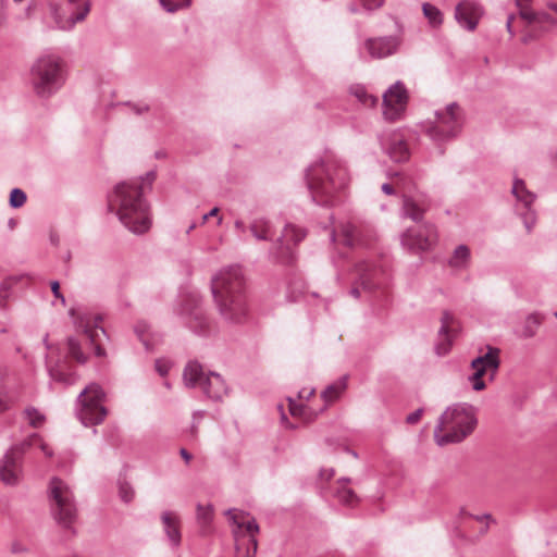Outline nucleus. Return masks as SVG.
Instances as JSON below:
<instances>
[{"label":"nucleus","mask_w":557,"mask_h":557,"mask_svg":"<svg viewBox=\"0 0 557 557\" xmlns=\"http://www.w3.org/2000/svg\"><path fill=\"white\" fill-rule=\"evenodd\" d=\"M381 145L394 162H405L409 159L408 145L400 133L388 132L383 134Z\"/></svg>","instance_id":"18"},{"label":"nucleus","mask_w":557,"mask_h":557,"mask_svg":"<svg viewBox=\"0 0 557 557\" xmlns=\"http://www.w3.org/2000/svg\"><path fill=\"white\" fill-rule=\"evenodd\" d=\"M366 10H375L384 3V0H360Z\"/></svg>","instance_id":"46"},{"label":"nucleus","mask_w":557,"mask_h":557,"mask_svg":"<svg viewBox=\"0 0 557 557\" xmlns=\"http://www.w3.org/2000/svg\"><path fill=\"white\" fill-rule=\"evenodd\" d=\"M339 240L347 247H355L362 244L359 230L349 222L341 225Z\"/></svg>","instance_id":"30"},{"label":"nucleus","mask_w":557,"mask_h":557,"mask_svg":"<svg viewBox=\"0 0 557 557\" xmlns=\"http://www.w3.org/2000/svg\"><path fill=\"white\" fill-rule=\"evenodd\" d=\"M306 236V233L304 232V230L293 225V224H287L285 227H284V231L282 233V236L277 238V242L281 246H286L287 248H289V245L290 244H298L299 242H301Z\"/></svg>","instance_id":"33"},{"label":"nucleus","mask_w":557,"mask_h":557,"mask_svg":"<svg viewBox=\"0 0 557 557\" xmlns=\"http://www.w3.org/2000/svg\"><path fill=\"white\" fill-rule=\"evenodd\" d=\"M429 208L430 201L422 196H404L401 216L420 223Z\"/></svg>","instance_id":"21"},{"label":"nucleus","mask_w":557,"mask_h":557,"mask_svg":"<svg viewBox=\"0 0 557 557\" xmlns=\"http://www.w3.org/2000/svg\"><path fill=\"white\" fill-rule=\"evenodd\" d=\"M159 3L162 7V9L169 13H174V12L178 11L180 9H183V4L181 2L175 3L171 0H159Z\"/></svg>","instance_id":"44"},{"label":"nucleus","mask_w":557,"mask_h":557,"mask_svg":"<svg viewBox=\"0 0 557 557\" xmlns=\"http://www.w3.org/2000/svg\"><path fill=\"white\" fill-rule=\"evenodd\" d=\"M187 386L199 387L212 400H221L227 394V385L223 377L215 372L206 374L198 362H188L183 372Z\"/></svg>","instance_id":"10"},{"label":"nucleus","mask_w":557,"mask_h":557,"mask_svg":"<svg viewBox=\"0 0 557 557\" xmlns=\"http://www.w3.org/2000/svg\"><path fill=\"white\" fill-rule=\"evenodd\" d=\"M133 110L137 113V114H141L144 112H146L148 110V107L147 106H133Z\"/></svg>","instance_id":"60"},{"label":"nucleus","mask_w":557,"mask_h":557,"mask_svg":"<svg viewBox=\"0 0 557 557\" xmlns=\"http://www.w3.org/2000/svg\"><path fill=\"white\" fill-rule=\"evenodd\" d=\"M180 314L184 318L187 327L197 335L208 336L213 330L196 298L188 299L182 306Z\"/></svg>","instance_id":"15"},{"label":"nucleus","mask_w":557,"mask_h":557,"mask_svg":"<svg viewBox=\"0 0 557 557\" xmlns=\"http://www.w3.org/2000/svg\"><path fill=\"white\" fill-rule=\"evenodd\" d=\"M51 290L54 297L60 299L62 305H65V297L60 292V284L58 281L51 282Z\"/></svg>","instance_id":"50"},{"label":"nucleus","mask_w":557,"mask_h":557,"mask_svg":"<svg viewBox=\"0 0 557 557\" xmlns=\"http://www.w3.org/2000/svg\"><path fill=\"white\" fill-rule=\"evenodd\" d=\"M23 476V460L8 451L0 459V480L10 486L17 485Z\"/></svg>","instance_id":"17"},{"label":"nucleus","mask_w":557,"mask_h":557,"mask_svg":"<svg viewBox=\"0 0 557 557\" xmlns=\"http://www.w3.org/2000/svg\"><path fill=\"white\" fill-rule=\"evenodd\" d=\"M314 393V389H301L298 394L299 398H309Z\"/></svg>","instance_id":"57"},{"label":"nucleus","mask_w":557,"mask_h":557,"mask_svg":"<svg viewBox=\"0 0 557 557\" xmlns=\"http://www.w3.org/2000/svg\"><path fill=\"white\" fill-rule=\"evenodd\" d=\"M65 82L62 59L52 53L35 60L29 72V84L40 98H49L61 89Z\"/></svg>","instance_id":"6"},{"label":"nucleus","mask_w":557,"mask_h":557,"mask_svg":"<svg viewBox=\"0 0 557 557\" xmlns=\"http://www.w3.org/2000/svg\"><path fill=\"white\" fill-rule=\"evenodd\" d=\"M148 329V324L145 323V322H139L136 326H135V332L137 333L139 339L145 344L147 345V342L145 339V333Z\"/></svg>","instance_id":"48"},{"label":"nucleus","mask_w":557,"mask_h":557,"mask_svg":"<svg viewBox=\"0 0 557 557\" xmlns=\"http://www.w3.org/2000/svg\"><path fill=\"white\" fill-rule=\"evenodd\" d=\"M547 7H548L550 10H553V11H555V12L557 13V3H555V2H548V3H547Z\"/></svg>","instance_id":"63"},{"label":"nucleus","mask_w":557,"mask_h":557,"mask_svg":"<svg viewBox=\"0 0 557 557\" xmlns=\"http://www.w3.org/2000/svg\"><path fill=\"white\" fill-rule=\"evenodd\" d=\"M33 10H34V7L32 4H29L26 9H25V14L27 17H29L33 13Z\"/></svg>","instance_id":"62"},{"label":"nucleus","mask_w":557,"mask_h":557,"mask_svg":"<svg viewBox=\"0 0 557 557\" xmlns=\"http://www.w3.org/2000/svg\"><path fill=\"white\" fill-rule=\"evenodd\" d=\"M181 1H182L181 3L183 4V8H188L191 3V0H181Z\"/></svg>","instance_id":"64"},{"label":"nucleus","mask_w":557,"mask_h":557,"mask_svg":"<svg viewBox=\"0 0 557 557\" xmlns=\"http://www.w3.org/2000/svg\"><path fill=\"white\" fill-rule=\"evenodd\" d=\"M11 400L7 395L0 394V412H3L10 408Z\"/></svg>","instance_id":"52"},{"label":"nucleus","mask_w":557,"mask_h":557,"mask_svg":"<svg viewBox=\"0 0 557 557\" xmlns=\"http://www.w3.org/2000/svg\"><path fill=\"white\" fill-rule=\"evenodd\" d=\"M350 482V479L348 478H342L337 481V488L335 492V496L338 499L339 503L346 506H355L359 498L356 495V493L347 486V484Z\"/></svg>","instance_id":"29"},{"label":"nucleus","mask_w":557,"mask_h":557,"mask_svg":"<svg viewBox=\"0 0 557 557\" xmlns=\"http://www.w3.org/2000/svg\"><path fill=\"white\" fill-rule=\"evenodd\" d=\"M236 541L235 557H255L257 553L258 542L256 537H249L246 546L240 539H237V531H233Z\"/></svg>","instance_id":"34"},{"label":"nucleus","mask_w":557,"mask_h":557,"mask_svg":"<svg viewBox=\"0 0 557 557\" xmlns=\"http://www.w3.org/2000/svg\"><path fill=\"white\" fill-rule=\"evenodd\" d=\"M422 413H423L422 408L414 410L413 412H411L410 414L407 416V418H406L407 423H409V424L417 423L420 420V418L422 417Z\"/></svg>","instance_id":"49"},{"label":"nucleus","mask_w":557,"mask_h":557,"mask_svg":"<svg viewBox=\"0 0 557 557\" xmlns=\"http://www.w3.org/2000/svg\"><path fill=\"white\" fill-rule=\"evenodd\" d=\"M335 474L333 468H322L319 472V476L323 481H330Z\"/></svg>","instance_id":"51"},{"label":"nucleus","mask_w":557,"mask_h":557,"mask_svg":"<svg viewBox=\"0 0 557 557\" xmlns=\"http://www.w3.org/2000/svg\"><path fill=\"white\" fill-rule=\"evenodd\" d=\"M106 394L96 384L87 385L77 397L76 416L85 426L100 424L106 416L107 409L103 406Z\"/></svg>","instance_id":"9"},{"label":"nucleus","mask_w":557,"mask_h":557,"mask_svg":"<svg viewBox=\"0 0 557 557\" xmlns=\"http://www.w3.org/2000/svg\"><path fill=\"white\" fill-rule=\"evenodd\" d=\"M249 231L257 240L272 239V225L265 218H255L249 224Z\"/></svg>","instance_id":"28"},{"label":"nucleus","mask_w":557,"mask_h":557,"mask_svg":"<svg viewBox=\"0 0 557 557\" xmlns=\"http://www.w3.org/2000/svg\"><path fill=\"white\" fill-rule=\"evenodd\" d=\"M356 282L354 283L349 294L355 297H360V287L366 292H373L383 287L385 281V272L382 267L374 263L361 261L355 265Z\"/></svg>","instance_id":"12"},{"label":"nucleus","mask_w":557,"mask_h":557,"mask_svg":"<svg viewBox=\"0 0 557 557\" xmlns=\"http://www.w3.org/2000/svg\"><path fill=\"white\" fill-rule=\"evenodd\" d=\"M471 252L468 246L459 245L453 251L451 257L448 260L449 267L454 269H466L470 263Z\"/></svg>","instance_id":"31"},{"label":"nucleus","mask_w":557,"mask_h":557,"mask_svg":"<svg viewBox=\"0 0 557 557\" xmlns=\"http://www.w3.org/2000/svg\"><path fill=\"white\" fill-rule=\"evenodd\" d=\"M400 243L404 248L414 252L429 250L437 243L436 227L431 223H418L401 234Z\"/></svg>","instance_id":"13"},{"label":"nucleus","mask_w":557,"mask_h":557,"mask_svg":"<svg viewBox=\"0 0 557 557\" xmlns=\"http://www.w3.org/2000/svg\"><path fill=\"white\" fill-rule=\"evenodd\" d=\"M511 194L516 198L515 211L521 218L527 232L530 233L536 223V212L532 207L536 196L528 190L524 181L520 178L513 181Z\"/></svg>","instance_id":"14"},{"label":"nucleus","mask_w":557,"mask_h":557,"mask_svg":"<svg viewBox=\"0 0 557 557\" xmlns=\"http://www.w3.org/2000/svg\"><path fill=\"white\" fill-rule=\"evenodd\" d=\"M180 455L187 463L191 460V455L185 448H181Z\"/></svg>","instance_id":"58"},{"label":"nucleus","mask_w":557,"mask_h":557,"mask_svg":"<svg viewBox=\"0 0 557 557\" xmlns=\"http://www.w3.org/2000/svg\"><path fill=\"white\" fill-rule=\"evenodd\" d=\"M23 416L27 423L35 429L40 428L46 421L45 414L33 406L26 407Z\"/></svg>","instance_id":"40"},{"label":"nucleus","mask_w":557,"mask_h":557,"mask_svg":"<svg viewBox=\"0 0 557 557\" xmlns=\"http://www.w3.org/2000/svg\"><path fill=\"white\" fill-rule=\"evenodd\" d=\"M119 494L124 503H129L134 498V490L128 483H121L119 486Z\"/></svg>","instance_id":"43"},{"label":"nucleus","mask_w":557,"mask_h":557,"mask_svg":"<svg viewBox=\"0 0 557 557\" xmlns=\"http://www.w3.org/2000/svg\"><path fill=\"white\" fill-rule=\"evenodd\" d=\"M70 315L73 323L81 333V337L70 336L66 339V355H62L57 348L48 344L46 336L44 342L50 351L46 357V367L52 381L72 385L76 382V375L67 363V358L74 359L78 363H85L88 360V351L94 349L97 357L104 356V349L97 343L99 332L104 334V330L99 325L102 318L87 309H71Z\"/></svg>","instance_id":"1"},{"label":"nucleus","mask_w":557,"mask_h":557,"mask_svg":"<svg viewBox=\"0 0 557 557\" xmlns=\"http://www.w3.org/2000/svg\"><path fill=\"white\" fill-rule=\"evenodd\" d=\"M382 191L386 195H393L394 194V188L391 184L388 183H384L381 187Z\"/></svg>","instance_id":"56"},{"label":"nucleus","mask_w":557,"mask_h":557,"mask_svg":"<svg viewBox=\"0 0 557 557\" xmlns=\"http://www.w3.org/2000/svg\"><path fill=\"white\" fill-rule=\"evenodd\" d=\"M161 522L169 545L172 548H178L182 542L180 517L175 512L166 510L161 513Z\"/></svg>","instance_id":"22"},{"label":"nucleus","mask_w":557,"mask_h":557,"mask_svg":"<svg viewBox=\"0 0 557 557\" xmlns=\"http://www.w3.org/2000/svg\"><path fill=\"white\" fill-rule=\"evenodd\" d=\"M156 172H147L145 177L122 182L108 196V208L115 212L121 223L134 234H144L151 226L149 206L143 198L141 183L149 185L154 181Z\"/></svg>","instance_id":"2"},{"label":"nucleus","mask_w":557,"mask_h":557,"mask_svg":"<svg viewBox=\"0 0 557 557\" xmlns=\"http://www.w3.org/2000/svg\"><path fill=\"white\" fill-rule=\"evenodd\" d=\"M471 518L475 519L479 522L486 521V524L484 528L481 529L480 533L484 534L487 532L488 529V522L493 521L492 516L490 513H483V515H470Z\"/></svg>","instance_id":"45"},{"label":"nucleus","mask_w":557,"mask_h":557,"mask_svg":"<svg viewBox=\"0 0 557 557\" xmlns=\"http://www.w3.org/2000/svg\"><path fill=\"white\" fill-rule=\"evenodd\" d=\"M451 321V314L447 311L443 312L441 318L442 325L438 330V341L435 344V352L437 356L447 355L451 348L453 339L449 334V326Z\"/></svg>","instance_id":"25"},{"label":"nucleus","mask_w":557,"mask_h":557,"mask_svg":"<svg viewBox=\"0 0 557 557\" xmlns=\"http://www.w3.org/2000/svg\"><path fill=\"white\" fill-rule=\"evenodd\" d=\"M289 411L293 416H300L302 413V406H298L293 400H290Z\"/></svg>","instance_id":"54"},{"label":"nucleus","mask_w":557,"mask_h":557,"mask_svg":"<svg viewBox=\"0 0 557 557\" xmlns=\"http://www.w3.org/2000/svg\"><path fill=\"white\" fill-rule=\"evenodd\" d=\"M478 424L475 408L467 403L454 404L438 418L434 428L437 445L460 443L469 436Z\"/></svg>","instance_id":"5"},{"label":"nucleus","mask_w":557,"mask_h":557,"mask_svg":"<svg viewBox=\"0 0 557 557\" xmlns=\"http://www.w3.org/2000/svg\"><path fill=\"white\" fill-rule=\"evenodd\" d=\"M463 124V110L453 102L435 112V120L425 125V134L435 143H446L461 134Z\"/></svg>","instance_id":"7"},{"label":"nucleus","mask_w":557,"mask_h":557,"mask_svg":"<svg viewBox=\"0 0 557 557\" xmlns=\"http://www.w3.org/2000/svg\"><path fill=\"white\" fill-rule=\"evenodd\" d=\"M349 92L354 96L360 103L366 107H374L377 103V98L373 95H370L366 87L362 85H352L349 88Z\"/></svg>","instance_id":"37"},{"label":"nucleus","mask_w":557,"mask_h":557,"mask_svg":"<svg viewBox=\"0 0 557 557\" xmlns=\"http://www.w3.org/2000/svg\"><path fill=\"white\" fill-rule=\"evenodd\" d=\"M35 445L39 446V448L45 454V456H47L49 458L53 456L52 449L42 441V438L40 437V435L38 433H32L26 438H24L22 442L12 445L8 449V451H13L16 457H18L23 460V457L26 454V451Z\"/></svg>","instance_id":"24"},{"label":"nucleus","mask_w":557,"mask_h":557,"mask_svg":"<svg viewBox=\"0 0 557 557\" xmlns=\"http://www.w3.org/2000/svg\"><path fill=\"white\" fill-rule=\"evenodd\" d=\"M219 214V208L214 207L212 208L208 213L203 214L201 218L200 224H205L210 218L218 216Z\"/></svg>","instance_id":"53"},{"label":"nucleus","mask_w":557,"mask_h":557,"mask_svg":"<svg viewBox=\"0 0 557 557\" xmlns=\"http://www.w3.org/2000/svg\"><path fill=\"white\" fill-rule=\"evenodd\" d=\"M408 101L407 91L400 82H396L383 94V114L388 121L398 120Z\"/></svg>","instance_id":"16"},{"label":"nucleus","mask_w":557,"mask_h":557,"mask_svg":"<svg viewBox=\"0 0 557 557\" xmlns=\"http://www.w3.org/2000/svg\"><path fill=\"white\" fill-rule=\"evenodd\" d=\"M513 15H509L508 18H507V23H506V27L508 29V32L512 35L513 32H512V21H513Z\"/></svg>","instance_id":"61"},{"label":"nucleus","mask_w":557,"mask_h":557,"mask_svg":"<svg viewBox=\"0 0 557 557\" xmlns=\"http://www.w3.org/2000/svg\"><path fill=\"white\" fill-rule=\"evenodd\" d=\"M51 513L59 525L71 529L77 517L74 496L69 485L58 478L49 484Z\"/></svg>","instance_id":"8"},{"label":"nucleus","mask_w":557,"mask_h":557,"mask_svg":"<svg viewBox=\"0 0 557 557\" xmlns=\"http://www.w3.org/2000/svg\"><path fill=\"white\" fill-rule=\"evenodd\" d=\"M483 14V9L480 3L472 0L461 1L455 10V18L458 24L468 29H475L480 17Z\"/></svg>","instance_id":"20"},{"label":"nucleus","mask_w":557,"mask_h":557,"mask_svg":"<svg viewBox=\"0 0 557 557\" xmlns=\"http://www.w3.org/2000/svg\"><path fill=\"white\" fill-rule=\"evenodd\" d=\"M543 319H544V317L536 312L529 314L525 318L520 336L523 338L533 337L536 334L537 329L540 327Z\"/></svg>","instance_id":"35"},{"label":"nucleus","mask_w":557,"mask_h":557,"mask_svg":"<svg viewBox=\"0 0 557 557\" xmlns=\"http://www.w3.org/2000/svg\"><path fill=\"white\" fill-rule=\"evenodd\" d=\"M24 275H11L5 277L0 284V306L3 307L10 298L12 288L22 280Z\"/></svg>","instance_id":"38"},{"label":"nucleus","mask_w":557,"mask_h":557,"mask_svg":"<svg viewBox=\"0 0 557 557\" xmlns=\"http://www.w3.org/2000/svg\"><path fill=\"white\" fill-rule=\"evenodd\" d=\"M517 7L519 8L520 13L522 10H531L529 7L532 2V0H515Z\"/></svg>","instance_id":"55"},{"label":"nucleus","mask_w":557,"mask_h":557,"mask_svg":"<svg viewBox=\"0 0 557 557\" xmlns=\"http://www.w3.org/2000/svg\"><path fill=\"white\" fill-rule=\"evenodd\" d=\"M521 17L530 26H539L542 30H547L555 25V20L545 12H534L532 10H522Z\"/></svg>","instance_id":"27"},{"label":"nucleus","mask_w":557,"mask_h":557,"mask_svg":"<svg viewBox=\"0 0 557 557\" xmlns=\"http://www.w3.org/2000/svg\"><path fill=\"white\" fill-rule=\"evenodd\" d=\"M156 370L161 375L164 376L168 374L170 370V364L168 361L164 360H157L156 361Z\"/></svg>","instance_id":"47"},{"label":"nucleus","mask_w":557,"mask_h":557,"mask_svg":"<svg viewBox=\"0 0 557 557\" xmlns=\"http://www.w3.org/2000/svg\"><path fill=\"white\" fill-rule=\"evenodd\" d=\"M9 202L12 208H21L26 202V194L20 188H13Z\"/></svg>","instance_id":"42"},{"label":"nucleus","mask_w":557,"mask_h":557,"mask_svg":"<svg viewBox=\"0 0 557 557\" xmlns=\"http://www.w3.org/2000/svg\"><path fill=\"white\" fill-rule=\"evenodd\" d=\"M306 181L315 203L334 206L339 201V194L347 187L349 175L344 164L326 160L311 164L306 171Z\"/></svg>","instance_id":"4"},{"label":"nucleus","mask_w":557,"mask_h":557,"mask_svg":"<svg viewBox=\"0 0 557 557\" xmlns=\"http://www.w3.org/2000/svg\"><path fill=\"white\" fill-rule=\"evenodd\" d=\"M234 226H235V228H236L238 232H245V231H246V225H245V223H244L242 220H237V221H235Z\"/></svg>","instance_id":"59"},{"label":"nucleus","mask_w":557,"mask_h":557,"mask_svg":"<svg viewBox=\"0 0 557 557\" xmlns=\"http://www.w3.org/2000/svg\"><path fill=\"white\" fill-rule=\"evenodd\" d=\"M211 290L223 319L230 323H242L248 314L245 280L242 268L227 267L211 281Z\"/></svg>","instance_id":"3"},{"label":"nucleus","mask_w":557,"mask_h":557,"mask_svg":"<svg viewBox=\"0 0 557 557\" xmlns=\"http://www.w3.org/2000/svg\"><path fill=\"white\" fill-rule=\"evenodd\" d=\"M347 375H344L330 384L321 394L322 398L326 404L333 403L341 397V395L347 388Z\"/></svg>","instance_id":"32"},{"label":"nucleus","mask_w":557,"mask_h":557,"mask_svg":"<svg viewBox=\"0 0 557 557\" xmlns=\"http://www.w3.org/2000/svg\"><path fill=\"white\" fill-rule=\"evenodd\" d=\"M471 368L473 373L468 377V381L470 382L472 389L476 392L483 391L486 387L483 377L487 376L490 379V373L479 366Z\"/></svg>","instance_id":"39"},{"label":"nucleus","mask_w":557,"mask_h":557,"mask_svg":"<svg viewBox=\"0 0 557 557\" xmlns=\"http://www.w3.org/2000/svg\"><path fill=\"white\" fill-rule=\"evenodd\" d=\"M499 354L500 350L498 348L487 346L485 352H482L471 361V367L479 366L484 368L490 373V381H493L500 364Z\"/></svg>","instance_id":"23"},{"label":"nucleus","mask_w":557,"mask_h":557,"mask_svg":"<svg viewBox=\"0 0 557 557\" xmlns=\"http://www.w3.org/2000/svg\"><path fill=\"white\" fill-rule=\"evenodd\" d=\"M66 9L51 0L48 4L53 28L71 30L76 23L83 22L90 11V3L86 0H66Z\"/></svg>","instance_id":"11"},{"label":"nucleus","mask_w":557,"mask_h":557,"mask_svg":"<svg viewBox=\"0 0 557 557\" xmlns=\"http://www.w3.org/2000/svg\"><path fill=\"white\" fill-rule=\"evenodd\" d=\"M226 515L236 525L235 531H237V539H239V532L242 529H245L246 532L250 534V537H256L255 535L259 532V525L255 519L246 520L248 513L237 509H228Z\"/></svg>","instance_id":"26"},{"label":"nucleus","mask_w":557,"mask_h":557,"mask_svg":"<svg viewBox=\"0 0 557 557\" xmlns=\"http://www.w3.org/2000/svg\"><path fill=\"white\" fill-rule=\"evenodd\" d=\"M401 44L399 36H384L366 40L364 48L371 58L382 59L394 54Z\"/></svg>","instance_id":"19"},{"label":"nucleus","mask_w":557,"mask_h":557,"mask_svg":"<svg viewBox=\"0 0 557 557\" xmlns=\"http://www.w3.org/2000/svg\"><path fill=\"white\" fill-rule=\"evenodd\" d=\"M212 516H213V508L211 505L202 506V505L198 504L197 519L203 527L211 522Z\"/></svg>","instance_id":"41"},{"label":"nucleus","mask_w":557,"mask_h":557,"mask_svg":"<svg viewBox=\"0 0 557 557\" xmlns=\"http://www.w3.org/2000/svg\"><path fill=\"white\" fill-rule=\"evenodd\" d=\"M422 12L431 27L437 28L443 24V13L434 4L429 2L422 3Z\"/></svg>","instance_id":"36"}]
</instances>
